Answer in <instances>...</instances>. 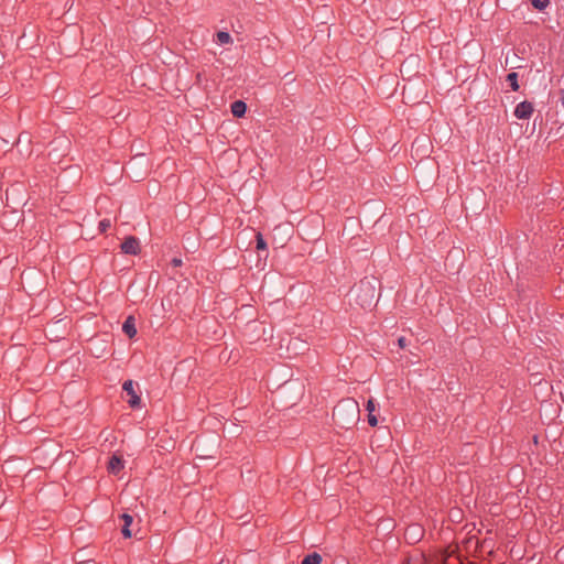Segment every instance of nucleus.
<instances>
[{
    "instance_id": "7ed1b4c3",
    "label": "nucleus",
    "mask_w": 564,
    "mask_h": 564,
    "mask_svg": "<svg viewBox=\"0 0 564 564\" xmlns=\"http://www.w3.org/2000/svg\"><path fill=\"white\" fill-rule=\"evenodd\" d=\"M123 391L127 392L128 395H130V399L128 400V404L131 408H138L141 403L140 397L134 391V383L132 380H127L122 384Z\"/></svg>"
},
{
    "instance_id": "a211bd4d",
    "label": "nucleus",
    "mask_w": 564,
    "mask_h": 564,
    "mask_svg": "<svg viewBox=\"0 0 564 564\" xmlns=\"http://www.w3.org/2000/svg\"><path fill=\"white\" fill-rule=\"evenodd\" d=\"M485 543H486V540H482L481 544H479L478 540H476V542H475V544H476V546H475V551H477V550H478V547H481V549H482Z\"/></svg>"
},
{
    "instance_id": "2eb2a0df",
    "label": "nucleus",
    "mask_w": 564,
    "mask_h": 564,
    "mask_svg": "<svg viewBox=\"0 0 564 564\" xmlns=\"http://www.w3.org/2000/svg\"><path fill=\"white\" fill-rule=\"evenodd\" d=\"M366 410L368 411V413H373L376 411V402L372 398L368 400L366 404Z\"/></svg>"
},
{
    "instance_id": "6ab92c4d",
    "label": "nucleus",
    "mask_w": 564,
    "mask_h": 564,
    "mask_svg": "<svg viewBox=\"0 0 564 564\" xmlns=\"http://www.w3.org/2000/svg\"><path fill=\"white\" fill-rule=\"evenodd\" d=\"M170 264H171L172 267H175V268H176V257H174V258H172V259L170 260Z\"/></svg>"
},
{
    "instance_id": "f8f14e48",
    "label": "nucleus",
    "mask_w": 564,
    "mask_h": 564,
    "mask_svg": "<svg viewBox=\"0 0 564 564\" xmlns=\"http://www.w3.org/2000/svg\"><path fill=\"white\" fill-rule=\"evenodd\" d=\"M256 240H257V246H256L257 250H259V251L260 250H263V251L267 250V242H265V240H264V238H263V236H262V234L260 231H258L256 234Z\"/></svg>"
},
{
    "instance_id": "f257e3e1",
    "label": "nucleus",
    "mask_w": 564,
    "mask_h": 564,
    "mask_svg": "<svg viewBox=\"0 0 564 564\" xmlns=\"http://www.w3.org/2000/svg\"><path fill=\"white\" fill-rule=\"evenodd\" d=\"M359 404L354 399H344L333 410V421L339 429L350 430L359 420Z\"/></svg>"
},
{
    "instance_id": "1a4fd4ad",
    "label": "nucleus",
    "mask_w": 564,
    "mask_h": 564,
    "mask_svg": "<svg viewBox=\"0 0 564 564\" xmlns=\"http://www.w3.org/2000/svg\"><path fill=\"white\" fill-rule=\"evenodd\" d=\"M322 562V556L314 552V553H311L308 555H306L303 561H302V564H321Z\"/></svg>"
},
{
    "instance_id": "423d86ee",
    "label": "nucleus",
    "mask_w": 564,
    "mask_h": 564,
    "mask_svg": "<svg viewBox=\"0 0 564 564\" xmlns=\"http://www.w3.org/2000/svg\"><path fill=\"white\" fill-rule=\"evenodd\" d=\"M120 519L123 521V525L121 528L122 535L124 538H131L132 533L130 530V525L133 522V517L131 514L124 512L120 516Z\"/></svg>"
},
{
    "instance_id": "6e6552de",
    "label": "nucleus",
    "mask_w": 564,
    "mask_h": 564,
    "mask_svg": "<svg viewBox=\"0 0 564 564\" xmlns=\"http://www.w3.org/2000/svg\"><path fill=\"white\" fill-rule=\"evenodd\" d=\"M230 109L234 117L241 118L247 111V105L242 100H236L231 104Z\"/></svg>"
},
{
    "instance_id": "aec40b11",
    "label": "nucleus",
    "mask_w": 564,
    "mask_h": 564,
    "mask_svg": "<svg viewBox=\"0 0 564 564\" xmlns=\"http://www.w3.org/2000/svg\"><path fill=\"white\" fill-rule=\"evenodd\" d=\"M561 104L564 107V89H563V95H562V98H561Z\"/></svg>"
},
{
    "instance_id": "f3484780",
    "label": "nucleus",
    "mask_w": 564,
    "mask_h": 564,
    "mask_svg": "<svg viewBox=\"0 0 564 564\" xmlns=\"http://www.w3.org/2000/svg\"><path fill=\"white\" fill-rule=\"evenodd\" d=\"M398 345H399V347H400V348H402V349H403V348H405V346H406V339H405L404 337H400V338L398 339Z\"/></svg>"
},
{
    "instance_id": "9b49d317",
    "label": "nucleus",
    "mask_w": 564,
    "mask_h": 564,
    "mask_svg": "<svg viewBox=\"0 0 564 564\" xmlns=\"http://www.w3.org/2000/svg\"><path fill=\"white\" fill-rule=\"evenodd\" d=\"M507 82L509 83V85L513 91L519 90L518 74L516 72L509 73L507 75Z\"/></svg>"
},
{
    "instance_id": "20e7f679",
    "label": "nucleus",
    "mask_w": 564,
    "mask_h": 564,
    "mask_svg": "<svg viewBox=\"0 0 564 564\" xmlns=\"http://www.w3.org/2000/svg\"><path fill=\"white\" fill-rule=\"evenodd\" d=\"M533 105L530 101H522L517 105L514 116L518 119H529L533 113Z\"/></svg>"
},
{
    "instance_id": "f03ea898",
    "label": "nucleus",
    "mask_w": 564,
    "mask_h": 564,
    "mask_svg": "<svg viewBox=\"0 0 564 564\" xmlns=\"http://www.w3.org/2000/svg\"><path fill=\"white\" fill-rule=\"evenodd\" d=\"M120 249L124 254L137 256L141 251L140 240L134 236H128L120 245Z\"/></svg>"
},
{
    "instance_id": "ddd939ff",
    "label": "nucleus",
    "mask_w": 564,
    "mask_h": 564,
    "mask_svg": "<svg viewBox=\"0 0 564 564\" xmlns=\"http://www.w3.org/2000/svg\"><path fill=\"white\" fill-rule=\"evenodd\" d=\"M529 1L539 11H543L550 3L549 0H529Z\"/></svg>"
},
{
    "instance_id": "0eeeda50",
    "label": "nucleus",
    "mask_w": 564,
    "mask_h": 564,
    "mask_svg": "<svg viewBox=\"0 0 564 564\" xmlns=\"http://www.w3.org/2000/svg\"><path fill=\"white\" fill-rule=\"evenodd\" d=\"M123 460L116 455H112L108 463V470L112 474H118L121 469H123Z\"/></svg>"
},
{
    "instance_id": "9d476101",
    "label": "nucleus",
    "mask_w": 564,
    "mask_h": 564,
    "mask_svg": "<svg viewBox=\"0 0 564 564\" xmlns=\"http://www.w3.org/2000/svg\"><path fill=\"white\" fill-rule=\"evenodd\" d=\"M216 39L219 44H231L232 43L231 35L225 31L217 32Z\"/></svg>"
},
{
    "instance_id": "4468645a",
    "label": "nucleus",
    "mask_w": 564,
    "mask_h": 564,
    "mask_svg": "<svg viewBox=\"0 0 564 564\" xmlns=\"http://www.w3.org/2000/svg\"><path fill=\"white\" fill-rule=\"evenodd\" d=\"M111 227V220L108 218L101 219L98 224L100 232L105 234Z\"/></svg>"
},
{
    "instance_id": "39448f33",
    "label": "nucleus",
    "mask_w": 564,
    "mask_h": 564,
    "mask_svg": "<svg viewBox=\"0 0 564 564\" xmlns=\"http://www.w3.org/2000/svg\"><path fill=\"white\" fill-rule=\"evenodd\" d=\"M122 332L129 337L133 338L137 335L135 319L133 316H128L122 324Z\"/></svg>"
},
{
    "instance_id": "dca6fc26",
    "label": "nucleus",
    "mask_w": 564,
    "mask_h": 564,
    "mask_svg": "<svg viewBox=\"0 0 564 564\" xmlns=\"http://www.w3.org/2000/svg\"><path fill=\"white\" fill-rule=\"evenodd\" d=\"M368 423L373 427L378 425V419L373 413H368Z\"/></svg>"
}]
</instances>
